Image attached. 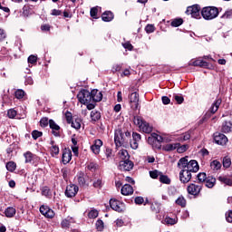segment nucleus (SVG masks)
I'll return each instance as SVG.
<instances>
[{
	"instance_id": "nucleus-16",
	"label": "nucleus",
	"mask_w": 232,
	"mask_h": 232,
	"mask_svg": "<svg viewBox=\"0 0 232 232\" xmlns=\"http://www.w3.org/2000/svg\"><path fill=\"white\" fill-rule=\"evenodd\" d=\"M200 167L198 166V162H197V160H191L190 161H188V164L187 166V170L188 172L197 173V171H198Z\"/></svg>"
},
{
	"instance_id": "nucleus-38",
	"label": "nucleus",
	"mask_w": 232,
	"mask_h": 232,
	"mask_svg": "<svg viewBox=\"0 0 232 232\" xmlns=\"http://www.w3.org/2000/svg\"><path fill=\"white\" fill-rule=\"evenodd\" d=\"M5 168H6L7 171L14 172V171H15V168H17V165L14 161H9L6 163Z\"/></svg>"
},
{
	"instance_id": "nucleus-25",
	"label": "nucleus",
	"mask_w": 232,
	"mask_h": 232,
	"mask_svg": "<svg viewBox=\"0 0 232 232\" xmlns=\"http://www.w3.org/2000/svg\"><path fill=\"white\" fill-rule=\"evenodd\" d=\"M188 163V157L181 158L178 161V168H179V169H187Z\"/></svg>"
},
{
	"instance_id": "nucleus-36",
	"label": "nucleus",
	"mask_w": 232,
	"mask_h": 232,
	"mask_svg": "<svg viewBox=\"0 0 232 232\" xmlns=\"http://www.w3.org/2000/svg\"><path fill=\"white\" fill-rule=\"evenodd\" d=\"M42 195L46 197V198H52V190L48 187H44L42 188Z\"/></svg>"
},
{
	"instance_id": "nucleus-32",
	"label": "nucleus",
	"mask_w": 232,
	"mask_h": 232,
	"mask_svg": "<svg viewBox=\"0 0 232 232\" xmlns=\"http://www.w3.org/2000/svg\"><path fill=\"white\" fill-rule=\"evenodd\" d=\"M114 142H115L116 146H121L122 144V142H123L122 133L115 132V134H114Z\"/></svg>"
},
{
	"instance_id": "nucleus-62",
	"label": "nucleus",
	"mask_w": 232,
	"mask_h": 232,
	"mask_svg": "<svg viewBox=\"0 0 232 232\" xmlns=\"http://www.w3.org/2000/svg\"><path fill=\"white\" fill-rule=\"evenodd\" d=\"M87 169H89V171H95V169H97V163L94 162H91L87 165Z\"/></svg>"
},
{
	"instance_id": "nucleus-37",
	"label": "nucleus",
	"mask_w": 232,
	"mask_h": 232,
	"mask_svg": "<svg viewBox=\"0 0 232 232\" xmlns=\"http://www.w3.org/2000/svg\"><path fill=\"white\" fill-rule=\"evenodd\" d=\"M184 23V20L182 18H176L171 22V26L174 28H179V26L182 25Z\"/></svg>"
},
{
	"instance_id": "nucleus-23",
	"label": "nucleus",
	"mask_w": 232,
	"mask_h": 232,
	"mask_svg": "<svg viewBox=\"0 0 232 232\" xmlns=\"http://www.w3.org/2000/svg\"><path fill=\"white\" fill-rule=\"evenodd\" d=\"M113 13L111 11H105L102 14V19L104 21V23H110L111 21H113Z\"/></svg>"
},
{
	"instance_id": "nucleus-12",
	"label": "nucleus",
	"mask_w": 232,
	"mask_h": 232,
	"mask_svg": "<svg viewBox=\"0 0 232 232\" xmlns=\"http://www.w3.org/2000/svg\"><path fill=\"white\" fill-rule=\"evenodd\" d=\"M49 127L51 128L52 133L54 137H61V132L59 131L61 127L55 123L53 120H49Z\"/></svg>"
},
{
	"instance_id": "nucleus-47",
	"label": "nucleus",
	"mask_w": 232,
	"mask_h": 232,
	"mask_svg": "<svg viewBox=\"0 0 232 232\" xmlns=\"http://www.w3.org/2000/svg\"><path fill=\"white\" fill-rule=\"evenodd\" d=\"M71 124L72 128H74V130H81V121L79 119L72 120Z\"/></svg>"
},
{
	"instance_id": "nucleus-24",
	"label": "nucleus",
	"mask_w": 232,
	"mask_h": 232,
	"mask_svg": "<svg viewBox=\"0 0 232 232\" xmlns=\"http://www.w3.org/2000/svg\"><path fill=\"white\" fill-rule=\"evenodd\" d=\"M215 184H217V179L208 176L207 179H205V186L211 189V188H215Z\"/></svg>"
},
{
	"instance_id": "nucleus-51",
	"label": "nucleus",
	"mask_w": 232,
	"mask_h": 232,
	"mask_svg": "<svg viewBox=\"0 0 232 232\" xmlns=\"http://www.w3.org/2000/svg\"><path fill=\"white\" fill-rule=\"evenodd\" d=\"M7 116L9 117V119H15V117L17 116V111H15V109H9L7 111Z\"/></svg>"
},
{
	"instance_id": "nucleus-26",
	"label": "nucleus",
	"mask_w": 232,
	"mask_h": 232,
	"mask_svg": "<svg viewBox=\"0 0 232 232\" xmlns=\"http://www.w3.org/2000/svg\"><path fill=\"white\" fill-rule=\"evenodd\" d=\"M24 157L25 159V164H32L35 160V155L30 151L24 153Z\"/></svg>"
},
{
	"instance_id": "nucleus-44",
	"label": "nucleus",
	"mask_w": 232,
	"mask_h": 232,
	"mask_svg": "<svg viewBox=\"0 0 232 232\" xmlns=\"http://www.w3.org/2000/svg\"><path fill=\"white\" fill-rule=\"evenodd\" d=\"M189 139H191V134H189V132H185L183 135L178 138V140L184 142L185 140H189Z\"/></svg>"
},
{
	"instance_id": "nucleus-52",
	"label": "nucleus",
	"mask_w": 232,
	"mask_h": 232,
	"mask_svg": "<svg viewBox=\"0 0 232 232\" xmlns=\"http://www.w3.org/2000/svg\"><path fill=\"white\" fill-rule=\"evenodd\" d=\"M96 229L97 231H102L104 229V222L102 219L96 221Z\"/></svg>"
},
{
	"instance_id": "nucleus-29",
	"label": "nucleus",
	"mask_w": 232,
	"mask_h": 232,
	"mask_svg": "<svg viewBox=\"0 0 232 232\" xmlns=\"http://www.w3.org/2000/svg\"><path fill=\"white\" fill-rule=\"evenodd\" d=\"M180 146V143H169L165 146H163L164 151H174V150H177Z\"/></svg>"
},
{
	"instance_id": "nucleus-10",
	"label": "nucleus",
	"mask_w": 232,
	"mask_h": 232,
	"mask_svg": "<svg viewBox=\"0 0 232 232\" xmlns=\"http://www.w3.org/2000/svg\"><path fill=\"white\" fill-rule=\"evenodd\" d=\"M222 104V99L218 98L209 108L208 111L207 112L208 117H211V115H215L216 111H218V108Z\"/></svg>"
},
{
	"instance_id": "nucleus-15",
	"label": "nucleus",
	"mask_w": 232,
	"mask_h": 232,
	"mask_svg": "<svg viewBox=\"0 0 232 232\" xmlns=\"http://www.w3.org/2000/svg\"><path fill=\"white\" fill-rule=\"evenodd\" d=\"M72 160V150L70 149H64L62 155V162L66 165Z\"/></svg>"
},
{
	"instance_id": "nucleus-20",
	"label": "nucleus",
	"mask_w": 232,
	"mask_h": 232,
	"mask_svg": "<svg viewBox=\"0 0 232 232\" xmlns=\"http://www.w3.org/2000/svg\"><path fill=\"white\" fill-rule=\"evenodd\" d=\"M222 133H231L232 131V122L225 121L221 125Z\"/></svg>"
},
{
	"instance_id": "nucleus-55",
	"label": "nucleus",
	"mask_w": 232,
	"mask_h": 232,
	"mask_svg": "<svg viewBox=\"0 0 232 232\" xmlns=\"http://www.w3.org/2000/svg\"><path fill=\"white\" fill-rule=\"evenodd\" d=\"M188 145H181L179 144V146H178V148L176 149L178 153H184L185 151H188Z\"/></svg>"
},
{
	"instance_id": "nucleus-4",
	"label": "nucleus",
	"mask_w": 232,
	"mask_h": 232,
	"mask_svg": "<svg viewBox=\"0 0 232 232\" xmlns=\"http://www.w3.org/2000/svg\"><path fill=\"white\" fill-rule=\"evenodd\" d=\"M77 99L81 104H88L89 102H92V92L88 90H82L77 94Z\"/></svg>"
},
{
	"instance_id": "nucleus-54",
	"label": "nucleus",
	"mask_w": 232,
	"mask_h": 232,
	"mask_svg": "<svg viewBox=\"0 0 232 232\" xmlns=\"http://www.w3.org/2000/svg\"><path fill=\"white\" fill-rule=\"evenodd\" d=\"M121 70H122V64L121 63H116L111 68L112 73H116V72H121Z\"/></svg>"
},
{
	"instance_id": "nucleus-48",
	"label": "nucleus",
	"mask_w": 232,
	"mask_h": 232,
	"mask_svg": "<svg viewBox=\"0 0 232 232\" xmlns=\"http://www.w3.org/2000/svg\"><path fill=\"white\" fill-rule=\"evenodd\" d=\"M25 95H26V92H24V91H23V89H18L14 92V96L17 99H23Z\"/></svg>"
},
{
	"instance_id": "nucleus-11",
	"label": "nucleus",
	"mask_w": 232,
	"mask_h": 232,
	"mask_svg": "<svg viewBox=\"0 0 232 232\" xmlns=\"http://www.w3.org/2000/svg\"><path fill=\"white\" fill-rule=\"evenodd\" d=\"M179 180L182 184H188L191 180V172L187 169H181L179 172Z\"/></svg>"
},
{
	"instance_id": "nucleus-46",
	"label": "nucleus",
	"mask_w": 232,
	"mask_h": 232,
	"mask_svg": "<svg viewBox=\"0 0 232 232\" xmlns=\"http://www.w3.org/2000/svg\"><path fill=\"white\" fill-rule=\"evenodd\" d=\"M223 167L226 168L227 169L228 168H231V158L229 157L223 158Z\"/></svg>"
},
{
	"instance_id": "nucleus-34",
	"label": "nucleus",
	"mask_w": 232,
	"mask_h": 232,
	"mask_svg": "<svg viewBox=\"0 0 232 232\" xmlns=\"http://www.w3.org/2000/svg\"><path fill=\"white\" fill-rule=\"evenodd\" d=\"M160 203L154 202L150 205V209L153 213L159 214L160 213Z\"/></svg>"
},
{
	"instance_id": "nucleus-17",
	"label": "nucleus",
	"mask_w": 232,
	"mask_h": 232,
	"mask_svg": "<svg viewBox=\"0 0 232 232\" xmlns=\"http://www.w3.org/2000/svg\"><path fill=\"white\" fill-rule=\"evenodd\" d=\"M102 147V140H95L93 145L91 146V150L94 155L101 153V148Z\"/></svg>"
},
{
	"instance_id": "nucleus-61",
	"label": "nucleus",
	"mask_w": 232,
	"mask_h": 232,
	"mask_svg": "<svg viewBox=\"0 0 232 232\" xmlns=\"http://www.w3.org/2000/svg\"><path fill=\"white\" fill-rule=\"evenodd\" d=\"M121 156L122 157L123 160H130V154L128 153V150H121Z\"/></svg>"
},
{
	"instance_id": "nucleus-33",
	"label": "nucleus",
	"mask_w": 232,
	"mask_h": 232,
	"mask_svg": "<svg viewBox=\"0 0 232 232\" xmlns=\"http://www.w3.org/2000/svg\"><path fill=\"white\" fill-rule=\"evenodd\" d=\"M5 217L12 218L15 215V208L13 207H8L5 211Z\"/></svg>"
},
{
	"instance_id": "nucleus-53",
	"label": "nucleus",
	"mask_w": 232,
	"mask_h": 232,
	"mask_svg": "<svg viewBox=\"0 0 232 232\" xmlns=\"http://www.w3.org/2000/svg\"><path fill=\"white\" fill-rule=\"evenodd\" d=\"M221 19H232V9L227 10L221 16Z\"/></svg>"
},
{
	"instance_id": "nucleus-50",
	"label": "nucleus",
	"mask_w": 232,
	"mask_h": 232,
	"mask_svg": "<svg viewBox=\"0 0 232 232\" xmlns=\"http://www.w3.org/2000/svg\"><path fill=\"white\" fill-rule=\"evenodd\" d=\"M161 173H162V172H160V171H159V170H157V169H155V170H150V177L151 179H159V177H160Z\"/></svg>"
},
{
	"instance_id": "nucleus-40",
	"label": "nucleus",
	"mask_w": 232,
	"mask_h": 232,
	"mask_svg": "<svg viewBox=\"0 0 232 232\" xmlns=\"http://www.w3.org/2000/svg\"><path fill=\"white\" fill-rule=\"evenodd\" d=\"M91 119L92 121H94V122H96V121H99V119H101V112L97 111H92L91 112Z\"/></svg>"
},
{
	"instance_id": "nucleus-8",
	"label": "nucleus",
	"mask_w": 232,
	"mask_h": 232,
	"mask_svg": "<svg viewBox=\"0 0 232 232\" xmlns=\"http://www.w3.org/2000/svg\"><path fill=\"white\" fill-rule=\"evenodd\" d=\"M129 102L131 110H139V94L137 92L129 95Z\"/></svg>"
},
{
	"instance_id": "nucleus-43",
	"label": "nucleus",
	"mask_w": 232,
	"mask_h": 232,
	"mask_svg": "<svg viewBox=\"0 0 232 232\" xmlns=\"http://www.w3.org/2000/svg\"><path fill=\"white\" fill-rule=\"evenodd\" d=\"M27 63L29 64V67H32V65L30 64H36L37 63V56L31 54L28 58H27Z\"/></svg>"
},
{
	"instance_id": "nucleus-9",
	"label": "nucleus",
	"mask_w": 232,
	"mask_h": 232,
	"mask_svg": "<svg viewBox=\"0 0 232 232\" xmlns=\"http://www.w3.org/2000/svg\"><path fill=\"white\" fill-rule=\"evenodd\" d=\"M133 166H135L133 161L130 160H123L120 161L119 169L121 171H131V169H133Z\"/></svg>"
},
{
	"instance_id": "nucleus-27",
	"label": "nucleus",
	"mask_w": 232,
	"mask_h": 232,
	"mask_svg": "<svg viewBox=\"0 0 232 232\" xmlns=\"http://www.w3.org/2000/svg\"><path fill=\"white\" fill-rule=\"evenodd\" d=\"M50 144H51L50 151H51L52 157H57V155H59V146L55 145V141L53 140H51Z\"/></svg>"
},
{
	"instance_id": "nucleus-13",
	"label": "nucleus",
	"mask_w": 232,
	"mask_h": 232,
	"mask_svg": "<svg viewBox=\"0 0 232 232\" xmlns=\"http://www.w3.org/2000/svg\"><path fill=\"white\" fill-rule=\"evenodd\" d=\"M201 189H202V187L196 185L195 183H191L187 188V191H188V195H194V196L198 195V193H200Z\"/></svg>"
},
{
	"instance_id": "nucleus-63",
	"label": "nucleus",
	"mask_w": 232,
	"mask_h": 232,
	"mask_svg": "<svg viewBox=\"0 0 232 232\" xmlns=\"http://www.w3.org/2000/svg\"><path fill=\"white\" fill-rule=\"evenodd\" d=\"M99 217V211L97 210H91L89 212V218H97Z\"/></svg>"
},
{
	"instance_id": "nucleus-2",
	"label": "nucleus",
	"mask_w": 232,
	"mask_h": 232,
	"mask_svg": "<svg viewBox=\"0 0 232 232\" xmlns=\"http://www.w3.org/2000/svg\"><path fill=\"white\" fill-rule=\"evenodd\" d=\"M133 122L136 126H139L143 133H151V131H153V127L142 120L140 116H134Z\"/></svg>"
},
{
	"instance_id": "nucleus-1",
	"label": "nucleus",
	"mask_w": 232,
	"mask_h": 232,
	"mask_svg": "<svg viewBox=\"0 0 232 232\" xmlns=\"http://www.w3.org/2000/svg\"><path fill=\"white\" fill-rule=\"evenodd\" d=\"M201 15L206 21H212L218 17V8L215 6L203 7L201 10Z\"/></svg>"
},
{
	"instance_id": "nucleus-64",
	"label": "nucleus",
	"mask_w": 232,
	"mask_h": 232,
	"mask_svg": "<svg viewBox=\"0 0 232 232\" xmlns=\"http://www.w3.org/2000/svg\"><path fill=\"white\" fill-rule=\"evenodd\" d=\"M227 222H232V210L226 213Z\"/></svg>"
},
{
	"instance_id": "nucleus-6",
	"label": "nucleus",
	"mask_w": 232,
	"mask_h": 232,
	"mask_svg": "<svg viewBox=\"0 0 232 232\" xmlns=\"http://www.w3.org/2000/svg\"><path fill=\"white\" fill-rule=\"evenodd\" d=\"M109 204L113 211H117L118 213H122V211H124V203L115 198H111Z\"/></svg>"
},
{
	"instance_id": "nucleus-31",
	"label": "nucleus",
	"mask_w": 232,
	"mask_h": 232,
	"mask_svg": "<svg viewBox=\"0 0 232 232\" xmlns=\"http://www.w3.org/2000/svg\"><path fill=\"white\" fill-rule=\"evenodd\" d=\"M218 180L221 182V184H226V186H232V179L227 178V176H219Z\"/></svg>"
},
{
	"instance_id": "nucleus-22",
	"label": "nucleus",
	"mask_w": 232,
	"mask_h": 232,
	"mask_svg": "<svg viewBox=\"0 0 232 232\" xmlns=\"http://www.w3.org/2000/svg\"><path fill=\"white\" fill-rule=\"evenodd\" d=\"M73 222H75L73 218L67 217L66 218L62 220L61 226L63 229H68L72 226V224H73Z\"/></svg>"
},
{
	"instance_id": "nucleus-56",
	"label": "nucleus",
	"mask_w": 232,
	"mask_h": 232,
	"mask_svg": "<svg viewBox=\"0 0 232 232\" xmlns=\"http://www.w3.org/2000/svg\"><path fill=\"white\" fill-rule=\"evenodd\" d=\"M49 209H50V207L46 205H42L40 207V213H42L44 217L48 213Z\"/></svg>"
},
{
	"instance_id": "nucleus-28",
	"label": "nucleus",
	"mask_w": 232,
	"mask_h": 232,
	"mask_svg": "<svg viewBox=\"0 0 232 232\" xmlns=\"http://www.w3.org/2000/svg\"><path fill=\"white\" fill-rule=\"evenodd\" d=\"M188 66H199L200 68H206V66H208V62H204V60H195L190 62Z\"/></svg>"
},
{
	"instance_id": "nucleus-18",
	"label": "nucleus",
	"mask_w": 232,
	"mask_h": 232,
	"mask_svg": "<svg viewBox=\"0 0 232 232\" xmlns=\"http://www.w3.org/2000/svg\"><path fill=\"white\" fill-rule=\"evenodd\" d=\"M91 97H92V102H101L102 101V92L97 89H93L91 92Z\"/></svg>"
},
{
	"instance_id": "nucleus-30",
	"label": "nucleus",
	"mask_w": 232,
	"mask_h": 232,
	"mask_svg": "<svg viewBox=\"0 0 232 232\" xmlns=\"http://www.w3.org/2000/svg\"><path fill=\"white\" fill-rule=\"evenodd\" d=\"M210 168L213 171H218L222 168V163L218 161V160H214L210 162Z\"/></svg>"
},
{
	"instance_id": "nucleus-45",
	"label": "nucleus",
	"mask_w": 232,
	"mask_h": 232,
	"mask_svg": "<svg viewBox=\"0 0 232 232\" xmlns=\"http://www.w3.org/2000/svg\"><path fill=\"white\" fill-rule=\"evenodd\" d=\"M176 204L178 206H180L182 208H186V198H184L182 196L179 197L177 199H176Z\"/></svg>"
},
{
	"instance_id": "nucleus-58",
	"label": "nucleus",
	"mask_w": 232,
	"mask_h": 232,
	"mask_svg": "<svg viewBox=\"0 0 232 232\" xmlns=\"http://www.w3.org/2000/svg\"><path fill=\"white\" fill-rule=\"evenodd\" d=\"M145 31L147 34H153V32H155V25H153V24L146 25Z\"/></svg>"
},
{
	"instance_id": "nucleus-7",
	"label": "nucleus",
	"mask_w": 232,
	"mask_h": 232,
	"mask_svg": "<svg viewBox=\"0 0 232 232\" xmlns=\"http://www.w3.org/2000/svg\"><path fill=\"white\" fill-rule=\"evenodd\" d=\"M77 193H79V187L77 185L70 184L66 187L65 196L68 198H73V197H75V195H77Z\"/></svg>"
},
{
	"instance_id": "nucleus-19",
	"label": "nucleus",
	"mask_w": 232,
	"mask_h": 232,
	"mask_svg": "<svg viewBox=\"0 0 232 232\" xmlns=\"http://www.w3.org/2000/svg\"><path fill=\"white\" fill-rule=\"evenodd\" d=\"M77 182L79 186H86V180H88V175L84 172H78L76 175Z\"/></svg>"
},
{
	"instance_id": "nucleus-57",
	"label": "nucleus",
	"mask_w": 232,
	"mask_h": 232,
	"mask_svg": "<svg viewBox=\"0 0 232 232\" xmlns=\"http://www.w3.org/2000/svg\"><path fill=\"white\" fill-rule=\"evenodd\" d=\"M32 137L34 140H37V139H39V137H43V132H41L39 130H33Z\"/></svg>"
},
{
	"instance_id": "nucleus-35",
	"label": "nucleus",
	"mask_w": 232,
	"mask_h": 232,
	"mask_svg": "<svg viewBox=\"0 0 232 232\" xmlns=\"http://www.w3.org/2000/svg\"><path fill=\"white\" fill-rule=\"evenodd\" d=\"M160 182H161V184H171V179L161 172L160 175Z\"/></svg>"
},
{
	"instance_id": "nucleus-21",
	"label": "nucleus",
	"mask_w": 232,
	"mask_h": 232,
	"mask_svg": "<svg viewBox=\"0 0 232 232\" xmlns=\"http://www.w3.org/2000/svg\"><path fill=\"white\" fill-rule=\"evenodd\" d=\"M121 195L128 196V195H133V187L130 184H125L122 186L121 189Z\"/></svg>"
},
{
	"instance_id": "nucleus-42",
	"label": "nucleus",
	"mask_w": 232,
	"mask_h": 232,
	"mask_svg": "<svg viewBox=\"0 0 232 232\" xmlns=\"http://www.w3.org/2000/svg\"><path fill=\"white\" fill-rule=\"evenodd\" d=\"M99 10H101V7H99V6L91 8L90 14H91V17H92V19H97V14H98Z\"/></svg>"
},
{
	"instance_id": "nucleus-3",
	"label": "nucleus",
	"mask_w": 232,
	"mask_h": 232,
	"mask_svg": "<svg viewBox=\"0 0 232 232\" xmlns=\"http://www.w3.org/2000/svg\"><path fill=\"white\" fill-rule=\"evenodd\" d=\"M148 144L152 146V148H156V150H160V144L164 142V138L162 136L153 132L150 136L148 137L147 140Z\"/></svg>"
},
{
	"instance_id": "nucleus-39",
	"label": "nucleus",
	"mask_w": 232,
	"mask_h": 232,
	"mask_svg": "<svg viewBox=\"0 0 232 232\" xmlns=\"http://www.w3.org/2000/svg\"><path fill=\"white\" fill-rule=\"evenodd\" d=\"M197 179L198 180V183L199 184H202V182H206V179H208V176L206 175L205 172H199L198 175H197Z\"/></svg>"
},
{
	"instance_id": "nucleus-5",
	"label": "nucleus",
	"mask_w": 232,
	"mask_h": 232,
	"mask_svg": "<svg viewBox=\"0 0 232 232\" xmlns=\"http://www.w3.org/2000/svg\"><path fill=\"white\" fill-rule=\"evenodd\" d=\"M185 14L187 15H191L194 19H200V5L196 4L188 6Z\"/></svg>"
},
{
	"instance_id": "nucleus-41",
	"label": "nucleus",
	"mask_w": 232,
	"mask_h": 232,
	"mask_svg": "<svg viewBox=\"0 0 232 232\" xmlns=\"http://www.w3.org/2000/svg\"><path fill=\"white\" fill-rule=\"evenodd\" d=\"M179 222V219L173 218H165V224L168 226H175Z\"/></svg>"
},
{
	"instance_id": "nucleus-60",
	"label": "nucleus",
	"mask_w": 232,
	"mask_h": 232,
	"mask_svg": "<svg viewBox=\"0 0 232 232\" xmlns=\"http://www.w3.org/2000/svg\"><path fill=\"white\" fill-rule=\"evenodd\" d=\"M48 124H50V121L48 120V118H42L40 121V125L43 128H46V126H48Z\"/></svg>"
},
{
	"instance_id": "nucleus-14",
	"label": "nucleus",
	"mask_w": 232,
	"mask_h": 232,
	"mask_svg": "<svg viewBox=\"0 0 232 232\" xmlns=\"http://www.w3.org/2000/svg\"><path fill=\"white\" fill-rule=\"evenodd\" d=\"M214 140L216 144H219V146H224L227 144V137L223 133H218L214 136Z\"/></svg>"
},
{
	"instance_id": "nucleus-59",
	"label": "nucleus",
	"mask_w": 232,
	"mask_h": 232,
	"mask_svg": "<svg viewBox=\"0 0 232 232\" xmlns=\"http://www.w3.org/2000/svg\"><path fill=\"white\" fill-rule=\"evenodd\" d=\"M65 119H66L68 124H72V121H73V120H72L73 117H72V112H70V111H67L65 112Z\"/></svg>"
},
{
	"instance_id": "nucleus-49",
	"label": "nucleus",
	"mask_w": 232,
	"mask_h": 232,
	"mask_svg": "<svg viewBox=\"0 0 232 232\" xmlns=\"http://www.w3.org/2000/svg\"><path fill=\"white\" fill-rule=\"evenodd\" d=\"M173 99L178 104H182L184 102V96H182V94H174Z\"/></svg>"
}]
</instances>
